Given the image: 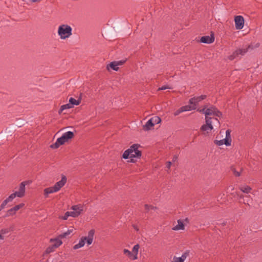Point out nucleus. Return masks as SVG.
<instances>
[{"mask_svg":"<svg viewBox=\"0 0 262 262\" xmlns=\"http://www.w3.org/2000/svg\"><path fill=\"white\" fill-rule=\"evenodd\" d=\"M139 146L138 144L132 145L123 152L122 158L124 159H130V162H135L134 158H140L141 156V151L139 150Z\"/></svg>","mask_w":262,"mask_h":262,"instance_id":"f257e3e1","label":"nucleus"},{"mask_svg":"<svg viewBox=\"0 0 262 262\" xmlns=\"http://www.w3.org/2000/svg\"><path fill=\"white\" fill-rule=\"evenodd\" d=\"M94 234L95 231L94 230L89 231L88 236H82L80 239L78 243L73 246V249L76 250L80 248L83 247L85 243H86L88 246L91 245L94 240Z\"/></svg>","mask_w":262,"mask_h":262,"instance_id":"f03ea898","label":"nucleus"},{"mask_svg":"<svg viewBox=\"0 0 262 262\" xmlns=\"http://www.w3.org/2000/svg\"><path fill=\"white\" fill-rule=\"evenodd\" d=\"M74 137V133L72 132L68 131L64 133L62 136L58 138L56 142L52 144L50 147L53 149L58 148L60 145L64 144L67 142L69 140Z\"/></svg>","mask_w":262,"mask_h":262,"instance_id":"7ed1b4c3","label":"nucleus"},{"mask_svg":"<svg viewBox=\"0 0 262 262\" xmlns=\"http://www.w3.org/2000/svg\"><path fill=\"white\" fill-rule=\"evenodd\" d=\"M206 124L203 125L201 127V130L207 133L211 131L213 128V125L219 126L220 122L216 118L214 117H205Z\"/></svg>","mask_w":262,"mask_h":262,"instance_id":"20e7f679","label":"nucleus"},{"mask_svg":"<svg viewBox=\"0 0 262 262\" xmlns=\"http://www.w3.org/2000/svg\"><path fill=\"white\" fill-rule=\"evenodd\" d=\"M57 32L60 39H66L72 35V28L67 24H62L58 27Z\"/></svg>","mask_w":262,"mask_h":262,"instance_id":"39448f33","label":"nucleus"},{"mask_svg":"<svg viewBox=\"0 0 262 262\" xmlns=\"http://www.w3.org/2000/svg\"><path fill=\"white\" fill-rule=\"evenodd\" d=\"M200 113L205 115V117L208 116L213 115L220 117L222 116V113L215 106H211L208 108L204 107L203 109L198 110Z\"/></svg>","mask_w":262,"mask_h":262,"instance_id":"423d86ee","label":"nucleus"},{"mask_svg":"<svg viewBox=\"0 0 262 262\" xmlns=\"http://www.w3.org/2000/svg\"><path fill=\"white\" fill-rule=\"evenodd\" d=\"M140 248V245L139 244H136L133 247L132 251H130L128 249H123V253L126 255L129 259L134 260L138 259V254Z\"/></svg>","mask_w":262,"mask_h":262,"instance_id":"0eeeda50","label":"nucleus"},{"mask_svg":"<svg viewBox=\"0 0 262 262\" xmlns=\"http://www.w3.org/2000/svg\"><path fill=\"white\" fill-rule=\"evenodd\" d=\"M30 183V181H25L22 182L20 184L18 190L15 192L18 198H21L25 196L26 192V186L29 185Z\"/></svg>","mask_w":262,"mask_h":262,"instance_id":"6e6552de","label":"nucleus"},{"mask_svg":"<svg viewBox=\"0 0 262 262\" xmlns=\"http://www.w3.org/2000/svg\"><path fill=\"white\" fill-rule=\"evenodd\" d=\"M71 210L72 211L70 212L72 214V217H76L82 213L83 210V206L80 204L73 205L71 207Z\"/></svg>","mask_w":262,"mask_h":262,"instance_id":"1a4fd4ad","label":"nucleus"},{"mask_svg":"<svg viewBox=\"0 0 262 262\" xmlns=\"http://www.w3.org/2000/svg\"><path fill=\"white\" fill-rule=\"evenodd\" d=\"M235 28L237 30H241L244 26V19L242 16H236L234 18Z\"/></svg>","mask_w":262,"mask_h":262,"instance_id":"9d476101","label":"nucleus"},{"mask_svg":"<svg viewBox=\"0 0 262 262\" xmlns=\"http://www.w3.org/2000/svg\"><path fill=\"white\" fill-rule=\"evenodd\" d=\"M206 97V95H201L198 97H194L189 99V103L191 104L192 106H194L195 110L199 103L202 100L205 99Z\"/></svg>","mask_w":262,"mask_h":262,"instance_id":"9b49d317","label":"nucleus"},{"mask_svg":"<svg viewBox=\"0 0 262 262\" xmlns=\"http://www.w3.org/2000/svg\"><path fill=\"white\" fill-rule=\"evenodd\" d=\"M16 197H17L15 192L11 194L6 199H5L0 206V210L5 208L6 205L9 203L12 202Z\"/></svg>","mask_w":262,"mask_h":262,"instance_id":"f8f14e48","label":"nucleus"},{"mask_svg":"<svg viewBox=\"0 0 262 262\" xmlns=\"http://www.w3.org/2000/svg\"><path fill=\"white\" fill-rule=\"evenodd\" d=\"M25 206L24 203H20L19 204L15 205L13 208H11V209H9L7 211V216H12L14 214H15L17 211H18L20 208L24 207Z\"/></svg>","mask_w":262,"mask_h":262,"instance_id":"ddd939ff","label":"nucleus"},{"mask_svg":"<svg viewBox=\"0 0 262 262\" xmlns=\"http://www.w3.org/2000/svg\"><path fill=\"white\" fill-rule=\"evenodd\" d=\"M123 63V62L121 61H113L107 65L106 68L108 71L110 70V69H112L114 71H117L119 69V66L122 65Z\"/></svg>","mask_w":262,"mask_h":262,"instance_id":"4468645a","label":"nucleus"},{"mask_svg":"<svg viewBox=\"0 0 262 262\" xmlns=\"http://www.w3.org/2000/svg\"><path fill=\"white\" fill-rule=\"evenodd\" d=\"M67 180V179L66 177L64 175H62L61 180L55 184L54 186L58 191L66 184Z\"/></svg>","mask_w":262,"mask_h":262,"instance_id":"2eb2a0df","label":"nucleus"},{"mask_svg":"<svg viewBox=\"0 0 262 262\" xmlns=\"http://www.w3.org/2000/svg\"><path fill=\"white\" fill-rule=\"evenodd\" d=\"M214 41V36L213 34H211L210 36H202L200 38V41L204 43H211Z\"/></svg>","mask_w":262,"mask_h":262,"instance_id":"dca6fc26","label":"nucleus"},{"mask_svg":"<svg viewBox=\"0 0 262 262\" xmlns=\"http://www.w3.org/2000/svg\"><path fill=\"white\" fill-rule=\"evenodd\" d=\"M188 255V253L184 252L182 254L181 257L174 256L171 262H184Z\"/></svg>","mask_w":262,"mask_h":262,"instance_id":"f3484780","label":"nucleus"},{"mask_svg":"<svg viewBox=\"0 0 262 262\" xmlns=\"http://www.w3.org/2000/svg\"><path fill=\"white\" fill-rule=\"evenodd\" d=\"M231 140L229 139H223L221 140H215L214 143L215 144L221 146L223 144H225L226 146H229L231 145Z\"/></svg>","mask_w":262,"mask_h":262,"instance_id":"a211bd4d","label":"nucleus"},{"mask_svg":"<svg viewBox=\"0 0 262 262\" xmlns=\"http://www.w3.org/2000/svg\"><path fill=\"white\" fill-rule=\"evenodd\" d=\"M247 51V50L245 49H238L235 51L233 53V55L230 56V59L232 60L234 58H235L236 57H237L238 55H244L246 52Z\"/></svg>","mask_w":262,"mask_h":262,"instance_id":"6ab92c4d","label":"nucleus"},{"mask_svg":"<svg viewBox=\"0 0 262 262\" xmlns=\"http://www.w3.org/2000/svg\"><path fill=\"white\" fill-rule=\"evenodd\" d=\"M178 224L172 227V230L174 231H178L180 230H184V225L183 223V221L181 220H178Z\"/></svg>","mask_w":262,"mask_h":262,"instance_id":"aec40b11","label":"nucleus"},{"mask_svg":"<svg viewBox=\"0 0 262 262\" xmlns=\"http://www.w3.org/2000/svg\"><path fill=\"white\" fill-rule=\"evenodd\" d=\"M58 191L56 189L55 187L53 186V187H50L46 188L44 190V194L46 196H47L49 194L56 192Z\"/></svg>","mask_w":262,"mask_h":262,"instance_id":"412c9836","label":"nucleus"},{"mask_svg":"<svg viewBox=\"0 0 262 262\" xmlns=\"http://www.w3.org/2000/svg\"><path fill=\"white\" fill-rule=\"evenodd\" d=\"M154 126L150 119L148 120L145 125L143 126V130L147 131L150 130Z\"/></svg>","mask_w":262,"mask_h":262,"instance_id":"4be33fe9","label":"nucleus"},{"mask_svg":"<svg viewBox=\"0 0 262 262\" xmlns=\"http://www.w3.org/2000/svg\"><path fill=\"white\" fill-rule=\"evenodd\" d=\"M50 242L52 243V245L54 248H57L59 247L62 243V241L59 239H51Z\"/></svg>","mask_w":262,"mask_h":262,"instance_id":"5701e85b","label":"nucleus"},{"mask_svg":"<svg viewBox=\"0 0 262 262\" xmlns=\"http://www.w3.org/2000/svg\"><path fill=\"white\" fill-rule=\"evenodd\" d=\"M239 198L241 199H243V203L246 205L250 206L252 203V200L249 197V196H246L244 197L243 195H239Z\"/></svg>","mask_w":262,"mask_h":262,"instance_id":"b1692460","label":"nucleus"},{"mask_svg":"<svg viewBox=\"0 0 262 262\" xmlns=\"http://www.w3.org/2000/svg\"><path fill=\"white\" fill-rule=\"evenodd\" d=\"M80 99L76 100L72 97H71L69 99V102L71 104V105L74 107V105H78L80 103Z\"/></svg>","mask_w":262,"mask_h":262,"instance_id":"393cba45","label":"nucleus"},{"mask_svg":"<svg viewBox=\"0 0 262 262\" xmlns=\"http://www.w3.org/2000/svg\"><path fill=\"white\" fill-rule=\"evenodd\" d=\"M73 108V106L71 105V104L69 103L62 105L61 106L60 110H59V114H61L63 111L67 110V109H70Z\"/></svg>","mask_w":262,"mask_h":262,"instance_id":"a878e982","label":"nucleus"},{"mask_svg":"<svg viewBox=\"0 0 262 262\" xmlns=\"http://www.w3.org/2000/svg\"><path fill=\"white\" fill-rule=\"evenodd\" d=\"M183 112L194 110L195 107L194 106H192L191 104L186 105L181 107Z\"/></svg>","mask_w":262,"mask_h":262,"instance_id":"bb28decb","label":"nucleus"},{"mask_svg":"<svg viewBox=\"0 0 262 262\" xmlns=\"http://www.w3.org/2000/svg\"><path fill=\"white\" fill-rule=\"evenodd\" d=\"M239 189L244 193H249L250 192L251 188L247 185H244L240 186Z\"/></svg>","mask_w":262,"mask_h":262,"instance_id":"cd10ccee","label":"nucleus"},{"mask_svg":"<svg viewBox=\"0 0 262 262\" xmlns=\"http://www.w3.org/2000/svg\"><path fill=\"white\" fill-rule=\"evenodd\" d=\"M150 119L153 123L154 125L160 123V122L161 121V118L158 116L152 117Z\"/></svg>","mask_w":262,"mask_h":262,"instance_id":"c85d7f7f","label":"nucleus"},{"mask_svg":"<svg viewBox=\"0 0 262 262\" xmlns=\"http://www.w3.org/2000/svg\"><path fill=\"white\" fill-rule=\"evenodd\" d=\"M73 231V229H68L66 232L62 233L59 235V237L61 238H64L66 237L67 236L70 235L71 233H72Z\"/></svg>","mask_w":262,"mask_h":262,"instance_id":"c756f323","label":"nucleus"},{"mask_svg":"<svg viewBox=\"0 0 262 262\" xmlns=\"http://www.w3.org/2000/svg\"><path fill=\"white\" fill-rule=\"evenodd\" d=\"M69 216L72 217L71 212L70 211H67L64 213V215L60 216L59 218L63 220H67Z\"/></svg>","mask_w":262,"mask_h":262,"instance_id":"7c9ffc66","label":"nucleus"},{"mask_svg":"<svg viewBox=\"0 0 262 262\" xmlns=\"http://www.w3.org/2000/svg\"><path fill=\"white\" fill-rule=\"evenodd\" d=\"M56 248L52 245L51 246L49 247L46 250V253L48 254L53 252Z\"/></svg>","mask_w":262,"mask_h":262,"instance_id":"2f4dec72","label":"nucleus"},{"mask_svg":"<svg viewBox=\"0 0 262 262\" xmlns=\"http://www.w3.org/2000/svg\"><path fill=\"white\" fill-rule=\"evenodd\" d=\"M227 138L229 139V140H231L230 137V131L229 129L226 131V138L225 139Z\"/></svg>","mask_w":262,"mask_h":262,"instance_id":"473e14b6","label":"nucleus"},{"mask_svg":"<svg viewBox=\"0 0 262 262\" xmlns=\"http://www.w3.org/2000/svg\"><path fill=\"white\" fill-rule=\"evenodd\" d=\"M10 229H2L1 230V233L3 234V235H4L6 233H8L10 231Z\"/></svg>","mask_w":262,"mask_h":262,"instance_id":"72a5a7b5","label":"nucleus"},{"mask_svg":"<svg viewBox=\"0 0 262 262\" xmlns=\"http://www.w3.org/2000/svg\"><path fill=\"white\" fill-rule=\"evenodd\" d=\"M183 113V110H182L181 107H180L179 109H178V110H177L174 113V115L175 116H178L179 115L180 113Z\"/></svg>","mask_w":262,"mask_h":262,"instance_id":"f704fd0d","label":"nucleus"},{"mask_svg":"<svg viewBox=\"0 0 262 262\" xmlns=\"http://www.w3.org/2000/svg\"><path fill=\"white\" fill-rule=\"evenodd\" d=\"M167 89H170V88L167 87L166 86H162L158 89V90H165Z\"/></svg>","mask_w":262,"mask_h":262,"instance_id":"c9c22d12","label":"nucleus"},{"mask_svg":"<svg viewBox=\"0 0 262 262\" xmlns=\"http://www.w3.org/2000/svg\"><path fill=\"white\" fill-rule=\"evenodd\" d=\"M233 172H234V175L236 177H239L241 175L240 172L236 171L235 170H234Z\"/></svg>","mask_w":262,"mask_h":262,"instance_id":"e433bc0d","label":"nucleus"},{"mask_svg":"<svg viewBox=\"0 0 262 262\" xmlns=\"http://www.w3.org/2000/svg\"><path fill=\"white\" fill-rule=\"evenodd\" d=\"M171 165V162H170V161L167 162L166 163V167L168 169L170 168Z\"/></svg>","mask_w":262,"mask_h":262,"instance_id":"4c0bfd02","label":"nucleus"},{"mask_svg":"<svg viewBox=\"0 0 262 262\" xmlns=\"http://www.w3.org/2000/svg\"><path fill=\"white\" fill-rule=\"evenodd\" d=\"M134 228L137 231H139V228H138V227L137 226H135L134 225Z\"/></svg>","mask_w":262,"mask_h":262,"instance_id":"58836bf2","label":"nucleus"},{"mask_svg":"<svg viewBox=\"0 0 262 262\" xmlns=\"http://www.w3.org/2000/svg\"><path fill=\"white\" fill-rule=\"evenodd\" d=\"M4 238L3 235L0 232V239H2Z\"/></svg>","mask_w":262,"mask_h":262,"instance_id":"ea45409f","label":"nucleus"},{"mask_svg":"<svg viewBox=\"0 0 262 262\" xmlns=\"http://www.w3.org/2000/svg\"><path fill=\"white\" fill-rule=\"evenodd\" d=\"M145 207L146 209H149V206L147 205H145Z\"/></svg>","mask_w":262,"mask_h":262,"instance_id":"a19ab883","label":"nucleus"}]
</instances>
